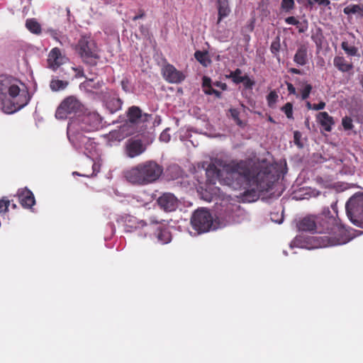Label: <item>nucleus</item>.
I'll return each mask as SVG.
<instances>
[{
  "instance_id": "nucleus-48",
  "label": "nucleus",
  "mask_w": 363,
  "mask_h": 363,
  "mask_svg": "<svg viewBox=\"0 0 363 363\" xmlns=\"http://www.w3.org/2000/svg\"><path fill=\"white\" fill-rule=\"evenodd\" d=\"M213 85L217 87L220 88L222 90L227 89V84L225 83H222L220 82H215L213 83Z\"/></svg>"
},
{
  "instance_id": "nucleus-62",
  "label": "nucleus",
  "mask_w": 363,
  "mask_h": 363,
  "mask_svg": "<svg viewBox=\"0 0 363 363\" xmlns=\"http://www.w3.org/2000/svg\"><path fill=\"white\" fill-rule=\"evenodd\" d=\"M74 174L79 175V173H77V172H74Z\"/></svg>"
},
{
  "instance_id": "nucleus-57",
  "label": "nucleus",
  "mask_w": 363,
  "mask_h": 363,
  "mask_svg": "<svg viewBox=\"0 0 363 363\" xmlns=\"http://www.w3.org/2000/svg\"><path fill=\"white\" fill-rule=\"evenodd\" d=\"M306 106L308 108V109H313V104H311V102L307 101Z\"/></svg>"
},
{
  "instance_id": "nucleus-32",
  "label": "nucleus",
  "mask_w": 363,
  "mask_h": 363,
  "mask_svg": "<svg viewBox=\"0 0 363 363\" xmlns=\"http://www.w3.org/2000/svg\"><path fill=\"white\" fill-rule=\"evenodd\" d=\"M301 133L296 130L294 132V142L296 146H298L299 148L303 147V143L301 141Z\"/></svg>"
},
{
  "instance_id": "nucleus-22",
  "label": "nucleus",
  "mask_w": 363,
  "mask_h": 363,
  "mask_svg": "<svg viewBox=\"0 0 363 363\" xmlns=\"http://www.w3.org/2000/svg\"><path fill=\"white\" fill-rule=\"evenodd\" d=\"M343 12L347 15L358 13L363 17V4L349 5L344 9Z\"/></svg>"
},
{
  "instance_id": "nucleus-56",
  "label": "nucleus",
  "mask_w": 363,
  "mask_h": 363,
  "mask_svg": "<svg viewBox=\"0 0 363 363\" xmlns=\"http://www.w3.org/2000/svg\"><path fill=\"white\" fill-rule=\"evenodd\" d=\"M298 242H299V238H296L295 240L293 241V243H294V245L299 246ZM300 247H303V245H300Z\"/></svg>"
},
{
  "instance_id": "nucleus-59",
  "label": "nucleus",
  "mask_w": 363,
  "mask_h": 363,
  "mask_svg": "<svg viewBox=\"0 0 363 363\" xmlns=\"http://www.w3.org/2000/svg\"><path fill=\"white\" fill-rule=\"evenodd\" d=\"M298 3H303V0H296Z\"/></svg>"
},
{
  "instance_id": "nucleus-50",
  "label": "nucleus",
  "mask_w": 363,
  "mask_h": 363,
  "mask_svg": "<svg viewBox=\"0 0 363 363\" xmlns=\"http://www.w3.org/2000/svg\"><path fill=\"white\" fill-rule=\"evenodd\" d=\"M121 86L124 91H129V83L128 80H122L121 82Z\"/></svg>"
},
{
  "instance_id": "nucleus-39",
  "label": "nucleus",
  "mask_w": 363,
  "mask_h": 363,
  "mask_svg": "<svg viewBox=\"0 0 363 363\" xmlns=\"http://www.w3.org/2000/svg\"><path fill=\"white\" fill-rule=\"evenodd\" d=\"M9 206V201L0 200V213L6 212Z\"/></svg>"
},
{
  "instance_id": "nucleus-6",
  "label": "nucleus",
  "mask_w": 363,
  "mask_h": 363,
  "mask_svg": "<svg viewBox=\"0 0 363 363\" xmlns=\"http://www.w3.org/2000/svg\"><path fill=\"white\" fill-rule=\"evenodd\" d=\"M346 213L356 226L363 228V192L352 195L345 204Z\"/></svg>"
},
{
  "instance_id": "nucleus-5",
  "label": "nucleus",
  "mask_w": 363,
  "mask_h": 363,
  "mask_svg": "<svg viewBox=\"0 0 363 363\" xmlns=\"http://www.w3.org/2000/svg\"><path fill=\"white\" fill-rule=\"evenodd\" d=\"M101 123L99 114L91 113L84 116L82 119L76 118L68 124L67 136L71 143L74 144L79 143H89V136L85 133L97 129Z\"/></svg>"
},
{
  "instance_id": "nucleus-12",
  "label": "nucleus",
  "mask_w": 363,
  "mask_h": 363,
  "mask_svg": "<svg viewBox=\"0 0 363 363\" xmlns=\"http://www.w3.org/2000/svg\"><path fill=\"white\" fill-rule=\"evenodd\" d=\"M160 207L166 212H172L178 207V199L171 193H164L157 199Z\"/></svg>"
},
{
  "instance_id": "nucleus-16",
  "label": "nucleus",
  "mask_w": 363,
  "mask_h": 363,
  "mask_svg": "<svg viewBox=\"0 0 363 363\" xmlns=\"http://www.w3.org/2000/svg\"><path fill=\"white\" fill-rule=\"evenodd\" d=\"M317 120L325 131H331L332 125H334L335 122L333 118L329 116L327 112H320L317 115Z\"/></svg>"
},
{
  "instance_id": "nucleus-38",
  "label": "nucleus",
  "mask_w": 363,
  "mask_h": 363,
  "mask_svg": "<svg viewBox=\"0 0 363 363\" xmlns=\"http://www.w3.org/2000/svg\"><path fill=\"white\" fill-rule=\"evenodd\" d=\"M242 79L244 80L242 82V83H243L245 86L247 88H251L255 84V82L252 81L247 75L243 76Z\"/></svg>"
},
{
  "instance_id": "nucleus-29",
  "label": "nucleus",
  "mask_w": 363,
  "mask_h": 363,
  "mask_svg": "<svg viewBox=\"0 0 363 363\" xmlns=\"http://www.w3.org/2000/svg\"><path fill=\"white\" fill-rule=\"evenodd\" d=\"M313 87L310 84L305 83L303 84V88L301 89V99L306 100L309 97Z\"/></svg>"
},
{
  "instance_id": "nucleus-52",
  "label": "nucleus",
  "mask_w": 363,
  "mask_h": 363,
  "mask_svg": "<svg viewBox=\"0 0 363 363\" xmlns=\"http://www.w3.org/2000/svg\"><path fill=\"white\" fill-rule=\"evenodd\" d=\"M289 72L291 73H293V74H301V71L296 68H291L289 69Z\"/></svg>"
},
{
  "instance_id": "nucleus-20",
  "label": "nucleus",
  "mask_w": 363,
  "mask_h": 363,
  "mask_svg": "<svg viewBox=\"0 0 363 363\" xmlns=\"http://www.w3.org/2000/svg\"><path fill=\"white\" fill-rule=\"evenodd\" d=\"M122 104V101L117 97H111L106 101V108L112 113L120 110L121 108Z\"/></svg>"
},
{
  "instance_id": "nucleus-4",
  "label": "nucleus",
  "mask_w": 363,
  "mask_h": 363,
  "mask_svg": "<svg viewBox=\"0 0 363 363\" xmlns=\"http://www.w3.org/2000/svg\"><path fill=\"white\" fill-rule=\"evenodd\" d=\"M162 173V165L156 161L147 160L124 172V177L133 185L146 186L157 182Z\"/></svg>"
},
{
  "instance_id": "nucleus-54",
  "label": "nucleus",
  "mask_w": 363,
  "mask_h": 363,
  "mask_svg": "<svg viewBox=\"0 0 363 363\" xmlns=\"http://www.w3.org/2000/svg\"><path fill=\"white\" fill-rule=\"evenodd\" d=\"M235 121L236 124L240 127H243L245 125L244 123L240 118H238Z\"/></svg>"
},
{
  "instance_id": "nucleus-47",
  "label": "nucleus",
  "mask_w": 363,
  "mask_h": 363,
  "mask_svg": "<svg viewBox=\"0 0 363 363\" xmlns=\"http://www.w3.org/2000/svg\"><path fill=\"white\" fill-rule=\"evenodd\" d=\"M160 138L162 141L168 142L170 139V136L166 131H163L161 133Z\"/></svg>"
},
{
  "instance_id": "nucleus-33",
  "label": "nucleus",
  "mask_w": 363,
  "mask_h": 363,
  "mask_svg": "<svg viewBox=\"0 0 363 363\" xmlns=\"http://www.w3.org/2000/svg\"><path fill=\"white\" fill-rule=\"evenodd\" d=\"M294 0H282L281 1V8L284 11H289L294 9Z\"/></svg>"
},
{
  "instance_id": "nucleus-64",
  "label": "nucleus",
  "mask_w": 363,
  "mask_h": 363,
  "mask_svg": "<svg viewBox=\"0 0 363 363\" xmlns=\"http://www.w3.org/2000/svg\"><path fill=\"white\" fill-rule=\"evenodd\" d=\"M74 174L79 175V173H77V172H74Z\"/></svg>"
},
{
  "instance_id": "nucleus-30",
  "label": "nucleus",
  "mask_w": 363,
  "mask_h": 363,
  "mask_svg": "<svg viewBox=\"0 0 363 363\" xmlns=\"http://www.w3.org/2000/svg\"><path fill=\"white\" fill-rule=\"evenodd\" d=\"M281 111L284 112L288 118H293V105L291 103H286L282 108Z\"/></svg>"
},
{
  "instance_id": "nucleus-11",
  "label": "nucleus",
  "mask_w": 363,
  "mask_h": 363,
  "mask_svg": "<svg viewBox=\"0 0 363 363\" xmlns=\"http://www.w3.org/2000/svg\"><path fill=\"white\" fill-rule=\"evenodd\" d=\"M146 150V145L140 140L129 139L124 145V153L129 158L142 155Z\"/></svg>"
},
{
  "instance_id": "nucleus-51",
  "label": "nucleus",
  "mask_w": 363,
  "mask_h": 363,
  "mask_svg": "<svg viewBox=\"0 0 363 363\" xmlns=\"http://www.w3.org/2000/svg\"><path fill=\"white\" fill-rule=\"evenodd\" d=\"M145 12L143 11H140L139 15H136L133 18V21H137L140 18H142L145 16Z\"/></svg>"
},
{
  "instance_id": "nucleus-1",
  "label": "nucleus",
  "mask_w": 363,
  "mask_h": 363,
  "mask_svg": "<svg viewBox=\"0 0 363 363\" xmlns=\"http://www.w3.org/2000/svg\"><path fill=\"white\" fill-rule=\"evenodd\" d=\"M206 175L210 183L216 184L218 179L221 184L233 189L246 184L263 189L271 182L269 168L256 164L251 160L231 161L225 164L222 170L210 167L206 170Z\"/></svg>"
},
{
  "instance_id": "nucleus-14",
  "label": "nucleus",
  "mask_w": 363,
  "mask_h": 363,
  "mask_svg": "<svg viewBox=\"0 0 363 363\" xmlns=\"http://www.w3.org/2000/svg\"><path fill=\"white\" fill-rule=\"evenodd\" d=\"M65 58L62 56L60 50L58 48H53L48 55V62L49 67L55 70L60 65L63 64Z\"/></svg>"
},
{
  "instance_id": "nucleus-34",
  "label": "nucleus",
  "mask_w": 363,
  "mask_h": 363,
  "mask_svg": "<svg viewBox=\"0 0 363 363\" xmlns=\"http://www.w3.org/2000/svg\"><path fill=\"white\" fill-rule=\"evenodd\" d=\"M278 98L277 94L272 91L267 96V101L269 106H272L277 101Z\"/></svg>"
},
{
  "instance_id": "nucleus-35",
  "label": "nucleus",
  "mask_w": 363,
  "mask_h": 363,
  "mask_svg": "<svg viewBox=\"0 0 363 363\" xmlns=\"http://www.w3.org/2000/svg\"><path fill=\"white\" fill-rule=\"evenodd\" d=\"M296 27L298 28L299 33H305L308 28V21L306 19H304L302 21H298V25H296Z\"/></svg>"
},
{
  "instance_id": "nucleus-58",
  "label": "nucleus",
  "mask_w": 363,
  "mask_h": 363,
  "mask_svg": "<svg viewBox=\"0 0 363 363\" xmlns=\"http://www.w3.org/2000/svg\"><path fill=\"white\" fill-rule=\"evenodd\" d=\"M268 120H269V121H270L272 123H275L274 120L271 116H269Z\"/></svg>"
},
{
  "instance_id": "nucleus-31",
  "label": "nucleus",
  "mask_w": 363,
  "mask_h": 363,
  "mask_svg": "<svg viewBox=\"0 0 363 363\" xmlns=\"http://www.w3.org/2000/svg\"><path fill=\"white\" fill-rule=\"evenodd\" d=\"M93 142L89 137V143H79L78 145L77 143L74 144V143H72V144L77 149H82L83 147L85 148V150H89L93 148Z\"/></svg>"
},
{
  "instance_id": "nucleus-13",
  "label": "nucleus",
  "mask_w": 363,
  "mask_h": 363,
  "mask_svg": "<svg viewBox=\"0 0 363 363\" xmlns=\"http://www.w3.org/2000/svg\"><path fill=\"white\" fill-rule=\"evenodd\" d=\"M164 78L169 83L179 84L185 79V75L173 65H167L162 68Z\"/></svg>"
},
{
  "instance_id": "nucleus-63",
  "label": "nucleus",
  "mask_w": 363,
  "mask_h": 363,
  "mask_svg": "<svg viewBox=\"0 0 363 363\" xmlns=\"http://www.w3.org/2000/svg\"><path fill=\"white\" fill-rule=\"evenodd\" d=\"M74 174L79 175V173H77V172H74Z\"/></svg>"
},
{
  "instance_id": "nucleus-8",
  "label": "nucleus",
  "mask_w": 363,
  "mask_h": 363,
  "mask_svg": "<svg viewBox=\"0 0 363 363\" xmlns=\"http://www.w3.org/2000/svg\"><path fill=\"white\" fill-rule=\"evenodd\" d=\"M78 49L81 57L87 63L95 64L94 60L99 57L96 43L89 38H81L78 43Z\"/></svg>"
},
{
  "instance_id": "nucleus-36",
  "label": "nucleus",
  "mask_w": 363,
  "mask_h": 363,
  "mask_svg": "<svg viewBox=\"0 0 363 363\" xmlns=\"http://www.w3.org/2000/svg\"><path fill=\"white\" fill-rule=\"evenodd\" d=\"M279 49H280V43H279V40L277 38L276 40H274L272 43L270 50L273 54L277 55L279 52Z\"/></svg>"
},
{
  "instance_id": "nucleus-45",
  "label": "nucleus",
  "mask_w": 363,
  "mask_h": 363,
  "mask_svg": "<svg viewBox=\"0 0 363 363\" xmlns=\"http://www.w3.org/2000/svg\"><path fill=\"white\" fill-rule=\"evenodd\" d=\"M301 4H303L305 7L311 9L313 7L314 1L313 0H303V3Z\"/></svg>"
},
{
  "instance_id": "nucleus-2",
  "label": "nucleus",
  "mask_w": 363,
  "mask_h": 363,
  "mask_svg": "<svg viewBox=\"0 0 363 363\" xmlns=\"http://www.w3.org/2000/svg\"><path fill=\"white\" fill-rule=\"evenodd\" d=\"M297 227L301 231L318 234L312 238L314 248L342 245L350 240L348 230L333 216H306L298 222Z\"/></svg>"
},
{
  "instance_id": "nucleus-46",
  "label": "nucleus",
  "mask_w": 363,
  "mask_h": 363,
  "mask_svg": "<svg viewBox=\"0 0 363 363\" xmlns=\"http://www.w3.org/2000/svg\"><path fill=\"white\" fill-rule=\"evenodd\" d=\"M325 103L323 101H320L318 104H313V110H315V111L322 110L325 108Z\"/></svg>"
},
{
  "instance_id": "nucleus-25",
  "label": "nucleus",
  "mask_w": 363,
  "mask_h": 363,
  "mask_svg": "<svg viewBox=\"0 0 363 363\" xmlns=\"http://www.w3.org/2000/svg\"><path fill=\"white\" fill-rule=\"evenodd\" d=\"M342 49L350 56H357L358 55V48L355 46L350 45L347 42L343 41L341 44Z\"/></svg>"
},
{
  "instance_id": "nucleus-19",
  "label": "nucleus",
  "mask_w": 363,
  "mask_h": 363,
  "mask_svg": "<svg viewBox=\"0 0 363 363\" xmlns=\"http://www.w3.org/2000/svg\"><path fill=\"white\" fill-rule=\"evenodd\" d=\"M218 23L223 18L228 16L230 12L228 0H218Z\"/></svg>"
},
{
  "instance_id": "nucleus-49",
  "label": "nucleus",
  "mask_w": 363,
  "mask_h": 363,
  "mask_svg": "<svg viewBox=\"0 0 363 363\" xmlns=\"http://www.w3.org/2000/svg\"><path fill=\"white\" fill-rule=\"evenodd\" d=\"M313 1L320 6H327L330 4L329 0H313Z\"/></svg>"
},
{
  "instance_id": "nucleus-18",
  "label": "nucleus",
  "mask_w": 363,
  "mask_h": 363,
  "mask_svg": "<svg viewBox=\"0 0 363 363\" xmlns=\"http://www.w3.org/2000/svg\"><path fill=\"white\" fill-rule=\"evenodd\" d=\"M307 52V48L305 45H301L294 55V62L300 66L305 65L308 62Z\"/></svg>"
},
{
  "instance_id": "nucleus-27",
  "label": "nucleus",
  "mask_w": 363,
  "mask_h": 363,
  "mask_svg": "<svg viewBox=\"0 0 363 363\" xmlns=\"http://www.w3.org/2000/svg\"><path fill=\"white\" fill-rule=\"evenodd\" d=\"M242 71L240 69H236L234 72H231L228 77L231 78L233 82L235 84L241 83L244 79L243 76H241Z\"/></svg>"
},
{
  "instance_id": "nucleus-43",
  "label": "nucleus",
  "mask_w": 363,
  "mask_h": 363,
  "mask_svg": "<svg viewBox=\"0 0 363 363\" xmlns=\"http://www.w3.org/2000/svg\"><path fill=\"white\" fill-rule=\"evenodd\" d=\"M287 89L289 93V94H296V89L294 86V85L289 82H286Z\"/></svg>"
},
{
  "instance_id": "nucleus-21",
  "label": "nucleus",
  "mask_w": 363,
  "mask_h": 363,
  "mask_svg": "<svg viewBox=\"0 0 363 363\" xmlns=\"http://www.w3.org/2000/svg\"><path fill=\"white\" fill-rule=\"evenodd\" d=\"M69 85L68 81L53 79L50 81V87L53 91H59L65 89Z\"/></svg>"
},
{
  "instance_id": "nucleus-17",
  "label": "nucleus",
  "mask_w": 363,
  "mask_h": 363,
  "mask_svg": "<svg viewBox=\"0 0 363 363\" xmlns=\"http://www.w3.org/2000/svg\"><path fill=\"white\" fill-rule=\"evenodd\" d=\"M334 66L342 72H347L353 69L352 63H349L341 56H336L333 60Z\"/></svg>"
},
{
  "instance_id": "nucleus-7",
  "label": "nucleus",
  "mask_w": 363,
  "mask_h": 363,
  "mask_svg": "<svg viewBox=\"0 0 363 363\" xmlns=\"http://www.w3.org/2000/svg\"><path fill=\"white\" fill-rule=\"evenodd\" d=\"M191 224L199 234L215 230L217 226L213 223V218L208 210L204 208L196 210L191 218Z\"/></svg>"
},
{
  "instance_id": "nucleus-24",
  "label": "nucleus",
  "mask_w": 363,
  "mask_h": 363,
  "mask_svg": "<svg viewBox=\"0 0 363 363\" xmlns=\"http://www.w3.org/2000/svg\"><path fill=\"white\" fill-rule=\"evenodd\" d=\"M26 28L32 33L39 34L41 31L40 24L34 19H28L26 23Z\"/></svg>"
},
{
  "instance_id": "nucleus-3",
  "label": "nucleus",
  "mask_w": 363,
  "mask_h": 363,
  "mask_svg": "<svg viewBox=\"0 0 363 363\" xmlns=\"http://www.w3.org/2000/svg\"><path fill=\"white\" fill-rule=\"evenodd\" d=\"M20 82L10 76H0V108L5 113L11 114L26 106L30 95L26 90H21Z\"/></svg>"
},
{
  "instance_id": "nucleus-60",
  "label": "nucleus",
  "mask_w": 363,
  "mask_h": 363,
  "mask_svg": "<svg viewBox=\"0 0 363 363\" xmlns=\"http://www.w3.org/2000/svg\"><path fill=\"white\" fill-rule=\"evenodd\" d=\"M67 11L68 13H69V9L68 8L67 9Z\"/></svg>"
},
{
  "instance_id": "nucleus-55",
  "label": "nucleus",
  "mask_w": 363,
  "mask_h": 363,
  "mask_svg": "<svg viewBox=\"0 0 363 363\" xmlns=\"http://www.w3.org/2000/svg\"><path fill=\"white\" fill-rule=\"evenodd\" d=\"M304 123H305L306 127L310 130H311V127H310V123H309V118H306Z\"/></svg>"
},
{
  "instance_id": "nucleus-23",
  "label": "nucleus",
  "mask_w": 363,
  "mask_h": 363,
  "mask_svg": "<svg viewBox=\"0 0 363 363\" xmlns=\"http://www.w3.org/2000/svg\"><path fill=\"white\" fill-rule=\"evenodd\" d=\"M213 83L211 78L204 76L203 77L202 87L204 93L208 95L213 94V90H215L213 88Z\"/></svg>"
},
{
  "instance_id": "nucleus-53",
  "label": "nucleus",
  "mask_w": 363,
  "mask_h": 363,
  "mask_svg": "<svg viewBox=\"0 0 363 363\" xmlns=\"http://www.w3.org/2000/svg\"><path fill=\"white\" fill-rule=\"evenodd\" d=\"M213 94H214L217 98L220 99L221 97L222 94L220 91L215 89V90H213Z\"/></svg>"
},
{
  "instance_id": "nucleus-26",
  "label": "nucleus",
  "mask_w": 363,
  "mask_h": 363,
  "mask_svg": "<svg viewBox=\"0 0 363 363\" xmlns=\"http://www.w3.org/2000/svg\"><path fill=\"white\" fill-rule=\"evenodd\" d=\"M157 238L162 244L168 243L170 241V235L167 230L160 229L157 234Z\"/></svg>"
},
{
  "instance_id": "nucleus-44",
  "label": "nucleus",
  "mask_w": 363,
  "mask_h": 363,
  "mask_svg": "<svg viewBox=\"0 0 363 363\" xmlns=\"http://www.w3.org/2000/svg\"><path fill=\"white\" fill-rule=\"evenodd\" d=\"M230 115H231L232 118L234 119V121L239 118L240 112L237 109L230 108Z\"/></svg>"
},
{
  "instance_id": "nucleus-10",
  "label": "nucleus",
  "mask_w": 363,
  "mask_h": 363,
  "mask_svg": "<svg viewBox=\"0 0 363 363\" xmlns=\"http://www.w3.org/2000/svg\"><path fill=\"white\" fill-rule=\"evenodd\" d=\"M127 117L128 122L123 127V130L128 125H139L142 124L141 128H143V124L152 118V115L143 113L142 110L138 106H133L128 108Z\"/></svg>"
},
{
  "instance_id": "nucleus-40",
  "label": "nucleus",
  "mask_w": 363,
  "mask_h": 363,
  "mask_svg": "<svg viewBox=\"0 0 363 363\" xmlns=\"http://www.w3.org/2000/svg\"><path fill=\"white\" fill-rule=\"evenodd\" d=\"M73 70L75 72V78H80L84 77L83 69L80 67H72Z\"/></svg>"
},
{
  "instance_id": "nucleus-41",
  "label": "nucleus",
  "mask_w": 363,
  "mask_h": 363,
  "mask_svg": "<svg viewBox=\"0 0 363 363\" xmlns=\"http://www.w3.org/2000/svg\"><path fill=\"white\" fill-rule=\"evenodd\" d=\"M285 21L286 23L289 25H294L296 26L298 25V21L296 20V18L294 16H289L285 19Z\"/></svg>"
},
{
  "instance_id": "nucleus-15",
  "label": "nucleus",
  "mask_w": 363,
  "mask_h": 363,
  "mask_svg": "<svg viewBox=\"0 0 363 363\" xmlns=\"http://www.w3.org/2000/svg\"><path fill=\"white\" fill-rule=\"evenodd\" d=\"M20 203L25 208H31L35 203L33 194L29 189L25 188L18 191Z\"/></svg>"
},
{
  "instance_id": "nucleus-28",
  "label": "nucleus",
  "mask_w": 363,
  "mask_h": 363,
  "mask_svg": "<svg viewBox=\"0 0 363 363\" xmlns=\"http://www.w3.org/2000/svg\"><path fill=\"white\" fill-rule=\"evenodd\" d=\"M258 197V195L254 189L251 191H245L243 194V200L247 202H252L255 201Z\"/></svg>"
},
{
  "instance_id": "nucleus-42",
  "label": "nucleus",
  "mask_w": 363,
  "mask_h": 363,
  "mask_svg": "<svg viewBox=\"0 0 363 363\" xmlns=\"http://www.w3.org/2000/svg\"><path fill=\"white\" fill-rule=\"evenodd\" d=\"M194 55L198 61L204 65L203 57H205V55L203 52L201 51H196Z\"/></svg>"
},
{
  "instance_id": "nucleus-61",
  "label": "nucleus",
  "mask_w": 363,
  "mask_h": 363,
  "mask_svg": "<svg viewBox=\"0 0 363 363\" xmlns=\"http://www.w3.org/2000/svg\"><path fill=\"white\" fill-rule=\"evenodd\" d=\"M152 223H157V221H155V220H151Z\"/></svg>"
},
{
  "instance_id": "nucleus-9",
  "label": "nucleus",
  "mask_w": 363,
  "mask_h": 363,
  "mask_svg": "<svg viewBox=\"0 0 363 363\" xmlns=\"http://www.w3.org/2000/svg\"><path fill=\"white\" fill-rule=\"evenodd\" d=\"M82 104L77 97L70 96L65 99L57 108L55 116L59 119H65L68 114L81 111Z\"/></svg>"
},
{
  "instance_id": "nucleus-37",
  "label": "nucleus",
  "mask_w": 363,
  "mask_h": 363,
  "mask_svg": "<svg viewBox=\"0 0 363 363\" xmlns=\"http://www.w3.org/2000/svg\"><path fill=\"white\" fill-rule=\"evenodd\" d=\"M342 124L345 130H350L352 128V121L349 117H345L342 118Z\"/></svg>"
}]
</instances>
